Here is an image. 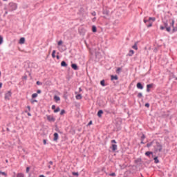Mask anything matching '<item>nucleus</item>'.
Segmentation results:
<instances>
[{
    "instance_id": "f257e3e1",
    "label": "nucleus",
    "mask_w": 177,
    "mask_h": 177,
    "mask_svg": "<svg viewBox=\"0 0 177 177\" xmlns=\"http://www.w3.org/2000/svg\"><path fill=\"white\" fill-rule=\"evenodd\" d=\"M164 26H160V30H166L167 32H171V28L172 27L171 32L174 34V32H176L177 31V24L176 26L175 21L172 19H169L168 21H163Z\"/></svg>"
},
{
    "instance_id": "f03ea898",
    "label": "nucleus",
    "mask_w": 177,
    "mask_h": 177,
    "mask_svg": "<svg viewBox=\"0 0 177 177\" xmlns=\"http://www.w3.org/2000/svg\"><path fill=\"white\" fill-rule=\"evenodd\" d=\"M157 151H159V153L162 151V145L159 142H156L155 153H157Z\"/></svg>"
},
{
    "instance_id": "7ed1b4c3",
    "label": "nucleus",
    "mask_w": 177,
    "mask_h": 177,
    "mask_svg": "<svg viewBox=\"0 0 177 177\" xmlns=\"http://www.w3.org/2000/svg\"><path fill=\"white\" fill-rule=\"evenodd\" d=\"M9 9L11 11L16 10L17 9V4L15 3H9Z\"/></svg>"
},
{
    "instance_id": "20e7f679",
    "label": "nucleus",
    "mask_w": 177,
    "mask_h": 177,
    "mask_svg": "<svg viewBox=\"0 0 177 177\" xmlns=\"http://www.w3.org/2000/svg\"><path fill=\"white\" fill-rule=\"evenodd\" d=\"M12 97V91H9L7 93L5 94L4 99L5 100H10V97Z\"/></svg>"
},
{
    "instance_id": "39448f33",
    "label": "nucleus",
    "mask_w": 177,
    "mask_h": 177,
    "mask_svg": "<svg viewBox=\"0 0 177 177\" xmlns=\"http://www.w3.org/2000/svg\"><path fill=\"white\" fill-rule=\"evenodd\" d=\"M47 120L50 122H55L56 121V119L52 115H47Z\"/></svg>"
},
{
    "instance_id": "423d86ee",
    "label": "nucleus",
    "mask_w": 177,
    "mask_h": 177,
    "mask_svg": "<svg viewBox=\"0 0 177 177\" xmlns=\"http://www.w3.org/2000/svg\"><path fill=\"white\" fill-rule=\"evenodd\" d=\"M117 147H118L117 145L113 144V145H111V150H112L113 151H115V150H117Z\"/></svg>"
},
{
    "instance_id": "0eeeda50",
    "label": "nucleus",
    "mask_w": 177,
    "mask_h": 177,
    "mask_svg": "<svg viewBox=\"0 0 177 177\" xmlns=\"http://www.w3.org/2000/svg\"><path fill=\"white\" fill-rule=\"evenodd\" d=\"M58 139H59V133H55L54 138H53L54 142H56Z\"/></svg>"
},
{
    "instance_id": "6e6552de",
    "label": "nucleus",
    "mask_w": 177,
    "mask_h": 177,
    "mask_svg": "<svg viewBox=\"0 0 177 177\" xmlns=\"http://www.w3.org/2000/svg\"><path fill=\"white\" fill-rule=\"evenodd\" d=\"M71 67L73 70H78V65H77V64H72Z\"/></svg>"
},
{
    "instance_id": "1a4fd4ad",
    "label": "nucleus",
    "mask_w": 177,
    "mask_h": 177,
    "mask_svg": "<svg viewBox=\"0 0 177 177\" xmlns=\"http://www.w3.org/2000/svg\"><path fill=\"white\" fill-rule=\"evenodd\" d=\"M153 84H149L147 85V92H150V88H153Z\"/></svg>"
},
{
    "instance_id": "9d476101",
    "label": "nucleus",
    "mask_w": 177,
    "mask_h": 177,
    "mask_svg": "<svg viewBox=\"0 0 177 177\" xmlns=\"http://www.w3.org/2000/svg\"><path fill=\"white\" fill-rule=\"evenodd\" d=\"M145 156H147V157H150V156H152V157H154V156L153 155V152L152 151H147V152H145Z\"/></svg>"
},
{
    "instance_id": "9b49d317",
    "label": "nucleus",
    "mask_w": 177,
    "mask_h": 177,
    "mask_svg": "<svg viewBox=\"0 0 177 177\" xmlns=\"http://www.w3.org/2000/svg\"><path fill=\"white\" fill-rule=\"evenodd\" d=\"M138 89H143V84L141 82L137 83Z\"/></svg>"
},
{
    "instance_id": "f8f14e48",
    "label": "nucleus",
    "mask_w": 177,
    "mask_h": 177,
    "mask_svg": "<svg viewBox=\"0 0 177 177\" xmlns=\"http://www.w3.org/2000/svg\"><path fill=\"white\" fill-rule=\"evenodd\" d=\"M24 42H26V38L21 37L19 39V44H20L21 45H23V44H24Z\"/></svg>"
},
{
    "instance_id": "ddd939ff",
    "label": "nucleus",
    "mask_w": 177,
    "mask_h": 177,
    "mask_svg": "<svg viewBox=\"0 0 177 177\" xmlns=\"http://www.w3.org/2000/svg\"><path fill=\"white\" fill-rule=\"evenodd\" d=\"M111 81H114V80H115V81H117V80H118V76L117 75H111Z\"/></svg>"
},
{
    "instance_id": "4468645a",
    "label": "nucleus",
    "mask_w": 177,
    "mask_h": 177,
    "mask_svg": "<svg viewBox=\"0 0 177 177\" xmlns=\"http://www.w3.org/2000/svg\"><path fill=\"white\" fill-rule=\"evenodd\" d=\"M103 15H105V16H109V14L110 13L107 9H104L102 12Z\"/></svg>"
},
{
    "instance_id": "2eb2a0df",
    "label": "nucleus",
    "mask_w": 177,
    "mask_h": 177,
    "mask_svg": "<svg viewBox=\"0 0 177 177\" xmlns=\"http://www.w3.org/2000/svg\"><path fill=\"white\" fill-rule=\"evenodd\" d=\"M67 66H68V64H67V63L66 62V61H62V62H61V66H62V67H67Z\"/></svg>"
},
{
    "instance_id": "dca6fc26",
    "label": "nucleus",
    "mask_w": 177,
    "mask_h": 177,
    "mask_svg": "<svg viewBox=\"0 0 177 177\" xmlns=\"http://www.w3.org/2000/svg\"><path fill=\"white\" fill-rule=\"evenodd\" d=\"M102 114H103V110H99L97 115L100 118L102 117Z\"/></svg>"
},
{
    "instance_id": "f3484780",
    "label": "nucleus",
    "mask_w": 177,
    "mask_h": 177,
    "mask_svg": "<svg viewBox=\"0 0 177 177\" xmlns=\"http://www.w3.org/2000/svg\"><path fill=\"white\" fill-rule=\"evenodd\" d=\"M153 160H154L155 164H158V162H160V160H158V156L154 157Z\"/></svg>"
},
{
    "instance_id": "a211bd4d",
    "label": "nucleus",
    "mask_w": 177,
    "mask_h": 177,
    "mask_svg": "<svg viewBox=\"0 0 177 177\" xmlns=\"http://www.w3.org/2000/svg\"><path fill=\"white\" fill-rule=\"evenodd\" d=\"M76 99L77 100H81V99H82V95L81 94H77L76 95Z\"/></svg>"
},
{
    "instance_id": "6ab92c4d",
    "label": "nucleus",
    "mask_w": 177,
    "mask_h": 177,
    "mask_svg": "<svg viewBox=\"0 0 177 177\" xmlns=\"http://www.w3.org/2000/svg\"><path fill=\"white\" fill-rule=\"evenodd\" d=\"M54 100H55V102H59V101H60V97H59L57 95H55Z\"/></svg>"
},
{
    "instance_id": "aec40b11",
    "label": "nucleus",
    "mask_w": 177,
    "mask_h": 177,
    "mask_svg": "<svg viewBox=\"0 0 177 177\" xmlns=\"http://www.w3.org/2000/svg\"><path fill=\"white\" fill-rule=\"evenodd\" d=\"M133 53H135L133 50H130L129 54L127 55V56H133Z\"/></svg>"
},
{
    "instance_id": "412c9836",
    "label": "nucleus",
    "mask_w": 177,
    "mask_h": 177,
    "mask_svg": "<svg viewBox=\"0 0 177 177\" xmlns=\"http://www.w3.org/2000/svg\"><path fill=\"white\" fill-rule=\"evenodd\" d=\"M133 49L138 50V42H136L134 45L132 46Z\"/></svg>"
},
{
    "instance_id": "4be33fe9",
    "label": "nucleus",
    "mask_w": 177,
    "mask_h": 177,
    "mask_svg": "<svg viewBox=\"0 0 177 177\" xmlns=\"http://www.w3.org/2000/svg\"><path fill=\"white\" fill-rule=\"evenodd\" d=\"M52 57L55 59L56 57V50H53L52 53Z\"/></svg>"
},
{
    "instance_id": "5701e85b",
    "label": "nucleus",
    "mask_w": 177,
    "mask_h": 177,
    "mask_svg": "<svg viewBox=\"0 0 177 177\" xmlns=\"http://www.w3.org/2000/svg\"><path fill=\"white\" fill-rule=\"evenodd\" d=\"M152 26H153V22L149 21L147 24V27H148V28L150 27H152Z\"/></svg>"
},
{
    "instance_id": "b1692460",
    "label": "nucleus",
    "mask_w": 177,
    "mask_h": 177,
    "mask_svg": "<svg viewBox=\"0 0 177 177\" xmlns=\"http://www.w3.org/2000/svg\"><path fill=\"white\" fill-rule=\"evenodd\" d=\"M100 85H102V86H106L104 80H102L100 81Z\"/></svg>"
},
{
    "instance_id": "393cba45",
    "label": "nucleus",
    "mask_w": 177,
    "mask_h": 177,
    "mask_svg": "<svg viewBox=\"0 0 177 177\" xmlns=\"http://www.w3.org/2000/svg\"><path fill=\"white\" fill-rule=\"evenodd\" d=\"M92 31L93 32H96V31H97V29L95 26H92Z\"/></svg>"
},
{
    "instance_id": "a878e982",
    "label": "nucleus",
    "mask_w": 177,
    "mask_h": 177,
    "mask_svg": "<svg viewBox=\"0 0 177 177\" xmlns=\"http://www.w3.org/2000/svg\"><path fill=\"white\" fill-rule=\"evenodd\" d=\"M137 97H138V99H142V97H143V94H142V93H139Z\"/></svg>"
},
{
    "instance_id": "bb28decb",
    "label": "nucleus",
    "mask_w": 177,
    "mask_h": 177,
    "mask_svg": "<svg viewBox=\"0 0 177 177\" xmlns=\"http://www.w3.org/2000/svg\"><path fill=\"white\" fill-rule=\"evenodd\" d=\"M153 141L149 142V143H147V147H151V146H153Z\"/></svg>"
},
{
    "instance_id": "cd10ccee",
    "label": "nucleus",
    "mask_w": 177,
    "mask_h": 177,
    "mask_svg": "<svg viewBox=\"0 0 177 177\" xmlns=\"http://www.w3.org/2000/svg\"><path fill=\"white\" fill-rule=\"evenodd\" d=\"M60 111V107L57 106L56 109L54 110V113H59Z\"/></svg>"
},
{
    "instance_id": "c85d7f7f",
    "label": "nucleus",
    "mask_w": 177,
    "mask_h": 177,
    "mask_svg": "<svg viewBox=\"0 0 177 177\" xmlns=\"http://www.w3.org/2000/svg\"><path fill=\"white\" fill-rule=\"evenodd\" d=\"M156 21V17H149V21Z\"/></svg>"
},
{
    "instance_id": "c756f323",
    "label": "nucleus",
    "mask_w": 177,
    "mask_h": 177,
    "mask_svg": "<svg viewBox=\"0 0 177 177\" xmlns=\"http://www.w3.org/2000/svg\"><path fill=\"white\" fill-rule=\"evenodd\" d=\"M38 96V94L37 93H33L32 95V99H35V97H37Z\"/></svg>"
},
{
    "instance_id": "7c9ffc66",
    "label": "nucleus",
    "mask_w": 177,
    "mask_h": 177,
    "mask_svg": "<svg viewBox=\"0 0 177 177\" xmlns=\"http://www.w3.org/2000/svg\"><path fill=\"white\" fill-rule=\"evenodd\" d=\"M3 43V37H2V36L0 35V45H2Z\"/></svg>"
},
{
    "instance_id": "2f4dec72",
    "label": "nucleus",
    "mask_w": 177,
    "mask_h": 177,
    "mask_svg": "<svg viewBox=\"0 0 177 177\" xmlns=\"http://www.w3.org/2000/svg\"><path fill=\"white\" fill-rule=\"evenodd\" d=\"M121 70H122V68H117V70H116V73H117V74H120V73H121Z\"/></svg>"
},
{
    "instance_id": "473e14b6",
    "label": "nucleus",
    "mask_w": 177,
    "mask_h": 177,
    "mask_svg": "<svg viewBox=\"0 0 177 177\" xmlns=\"http://www.w3.org/2000/svg\"><path fill=\"white\" fill-rule=\"evenodd\" d=\"M63 114H66V110L62 109L60 112V115H63Z\"/></svg>"
},
{
    "instance_id": "72a5a7b5",
    "label": "nucleus",
    "mask_w": 177,
    "mask_h": 177,
    "mask_svg": "<svg viewBox=\"0 0 177 177\" xmlns=\"http://www.w3.org/2000/svg\"><path fill=\"white\" fill-rule=\"evenodd\" d=\"M0 174L3 175L4 176H8V174L5 171H0Z\"/></svg>"
},
{
    "instance_id": "f704fd0d",
    "label": "nucleus",
    "mask_w": 177,
    "mask_h": 177,
    "mask_svg": "<svg viewBox=\"0 0 177 177\" xmlns=\"http://www.w3.org/2000/svg\"><path fill=\"white\" fill-rule=\"evenodd\" d=\"M17 177H24V174L19 173L17 175Z\"/></svg>"
},
{
    "instance_id": "c9c22d12",
    "label": "nucleus",
    "mask_w": 177,
    "mask_h": 177,
    "mask_svg": "<svg viewBox=\"0 0 177 177\" xmlns=\"http://www.w3.org/2000/svg\"><path fill=\"white\" fill-rule=\"evenodd\" d=\"M145 139H146V136H145V134H142L141 136V140H145Z\"/></svg>"
},
{
    "instance_id": "e433bc0d",
    "label": "nucleus",
    "mask_w": 177,
    "mask_h": 177,
    "mask_svg": "<svg viewBox=\"0 0 177 177\" xmlns=\"http://www.w3.org/2000/svg\"><path fill=\"white\" fill-rule=\"evenodd\" d=\"M72 174L74 175L75 176H78L80 175L78 172H73Z\"/></svg>"
},
{
    "instance_id": "4c0bfd02",
    "label": "nucleus",
    "mask_w": 177,
    "mask_h": 177,
    "mask_svg": "<svg viewBox=\"0 0 177 177\" xmlns=\"http://www.w3.org/2000/svg\"><path fill=\"white\" fill-rule=\"evenodd\" d=\"M150 21H149V19H144V23H145V24L147 25V23H149Z\"/></svg>"
},
{
    "instance_id": "58836bf2",
    "label": "nucleus",
    "mask_w": 177,
    "mask_h": 177,
    "mask_svg": "<svg viewBox=\"0 0 177 177\" xmlns=\"http://www.w3.org/2000/svg\"><path fill=\"white\" fill-rule=\"evenodd\" d=\"M63 44V41L60 40L58 41V46H60Z\"/></svg>"
},
{
    "instance_id": "ea45409f",
    "label": "nucleus",
    "mask_w": 177,
    "mask_h": 177,
    "mask_svg": "<svg viewBox=\"0 0 177 177\" xmlns=\"http://www.w3.org/2000/svg\"><path fill=\"white\" fill-rule=\"evenodd\" d=\"M37 85H42V82H39V81H37L36 82Z\"/></svg>"
},
{
    "instance_id": "a19ab883",
    "label": "nucleus",
    "mask_w": 177,
    "mask_h": 177,
    "mask_svg": "<svg viewBox=\"0 0 177 177\" xmlns=\"http://www.w3.org/2000/svg\"><path fill=\"white\" fill-rule=\"evenodd\" d=\"M51 109L52 110H56V105H53Z\"/></svg>"
},
{
    "instance_id": "79ce46f5",
    "label": "nucleus",
    "mask_w": 177,
    "mask_h": 177,
    "mask_svg": "<svg viewBox=\"0 0 177 177\" xmlns=\"http://www.w3.org/2000/svg\"><path fill=\"white\" fill-rule=\"evenodd\" d=\"M30 172V167H26V174H28Z\"/></svg>"
},
{
    "instance_id": "37998d69",
    "label": "nucleus",
    "mask_w": 177,
    "mask_h": 177,
    "mask_svg": "<svg viewBox=\"0 0 177 177\" xmlns=\"http://www.w3.org/2000/svg\"><path fill=\"white\" fill-rule=\"evenodd\" d=\"M109 176H115V173H111L109 174Z\"/></svg>"
},
{
    "instance_id": "c03bdc74",
    "label": "nucleus",
    "mask_w": 177,
    "mask_h": 177,
    "mask_svg": "<svg viewBox=\"0 0 177 177\" xmlns=\"http://www.w3.org/2000/svg\"><path fill=\"white\" fill-rule=\"evenodd\" d=\"M145 107H150V104L146 103L145 104Z\"/></svg>"
},
{
    "instance_id": "a18cd8bd",
    "label": "nucleus",
    "mask_w": 177,
    "mask_h": 177,
    "mask_svg": "<svg viewBox=\"0 0 177 177\" xmlns=\"http://www.w3.org/2000/svg\"><path fill=\"white\" fill-rule=\"evenodd\" d=\"M87 125H88V127L92 125V120H91V121L88 123Z\"/></svg>"
},
{
    "instance_id": "49530a36",
    "label": "nucleus",
    "mask_w": 177,
    "mask_h": 177,
    "mask_svg": "<svg viewBox=\"0 0 177 177\" xmlns=\"http://www.w3.org/2000/svg\"><path fill=\"white\" fill-rule=\"evenodd\" d=\"M111 143H117V141H115V140H112L111 141Z\"/></svg>"
},
{
    "instance_id": "de8ad7c7",
    "label": "nucleus",
    "mask_w": 177,
    "mask_h": 177,
    "mask_svg": "<svg viewBox=\"0 0 177 177\" xmlns=\"http://www.w3.org/2000/svg\"><path fill=\"white\" fill-rule=\"evenodd\" d=\"M27 109H28V111H31V107L30 106H28Z\"/></svg>"
},
{
    "instance_id": "09e8293b",
    "label": "nucleus",
    "mask_w": 177,
    "mask_h": 177,
    "mask_svg": "<svg viewBox=\"0 0 177 177\" xmlns=\"http://www.w3.org/2000/svg\"><path fill=\"white\" fill-rule=\"evenodd\" d=\"M91 15H92V16H95V15H96V12H93L92 13H91Z\"/></svg>"
},
{
    "instance_id": "8fccbe9b",
    "label": "nucleus",
    "mask_w": 177,
    "mask_h": 177,
    "mask_svg": "<svg viewBox=\"0 0 177 177\" xmlns=\"http://www.w3.org/2000/svg\"><path fill=\"white\" fill-rule=\"evenodd\" d=\"M43 143H44V145H46V140H43Z\"/></svg>"
},
{
    "instance_id": "3c124183",
    "label": "nucleus",
    "mask_w": 177,
    "mask_h": 177,
    "mask_svg": "<svg viewBox=\"0 0 177 177\" xmlns=\"http://www.w3.org/2000/svg\"><path fill=\"white\" fill-rule=\"evenodd\" d=\"M42 91H41V90H37V93L38 94V93H41Z\"/></svg>"
},
{
    "instance_id": "603ef678",
    "label": "nucleus",
    "mask_w": 177,
    "mask_h": 177,
    "mask_svg": "<svg viewBox=\"0 0 177 177\" xmlns=\"http://www.w3.org/2000/svg\"><path fill=\"white\" fill-rule=\"evenodd\" d=\"M48 164H50V165H53V161H50V162H48Z\"/></svg>"
},
{
    "instance_id": "864d4df0",
    "label": "nucleus",
    "mask_w": 177,
    "mask_h": 177,
    "mask_svg": "<svg viewBox=\"0 0 177 177\" xmlns=\"http://www.w3.org/2000/svg\"><path fill=\"white\" fill-rule=\"evenodd\" d=\"M56 58L57 59V60H59V59H60V57L59 55H57Z\"/></svg>"
},
{
    "instance_id": "5fc2aeb1",
    "label": "nucleus",
    "mask_w": 177,
    "mask_h": 177,
    "mask_svg": "<svg viewBox=\"0 0 177 177\" xmlns=\"http://www.w3.org/2000/svg\"><path fill=\"white\" fill-rule=\"evenodd\" d=\"M2 88V82H0V89Z\"/></svg>"
},
{
    "instance_id": "6e6d98bb",
    "label": "nucleus",
    "mask_w": 177,
    "mask_h": 177,
    "mask_svg": "<svg viewBox=\"0 0 177 177\" xmlns=\"http://www.w3.org/2000/svg\"><path fill=\"white\" fill-rule=\"evenodd\" d=\"M28 115L29 117H31V114L30 113V112L28 113Z\"/></svg>"
},
{
    "instance_id": "4d7b16f0",
    "label": "nucleus",
    "mask_w": 177,
    "mask_h": 177,
    "mask_svg": "<svg viewBox=\"0 0 177 177\" xmlns=\"http://www.w3.org/2000/svg\"><path fill=\"white\" fill-rule=\"evenodd\" d=\"M6 130L8 131V132L10 131V129H9V128H7Z\"/></svg>"
},
{
    "instance_id": "13d9d810",
    "label": "nucleus",
    "mask_w": 177,
    "mask_h": 177,
    "mask_svg": "<svg viewBox=\"0 0 177 177\" xmlns=\"http://www.w3.org/2000/svg\"><path fill=\"white\" fill-rule=\"evenodd\" d=\"M141 145H145V142H143V140H141Z\"/></svg>"
},
{
    "instance_id": "bf43d9fd",
    "label": "nucleus",
    "mask_w": 177,
    "mask_h": 177,
    "mask_svg": "<svg viewBox=\"0 0 177 177\" xmlns=\"http://www.w3.org/2000/svg\"><path fill=\"white\" fill-rule=\"evenodd\" d=\"M39 177H45L44 175H40Z\"/></svg>"
},
{
    "instance_id": "052dcab7",
    "label": "nucleus",
    "mask_w": 177,
    "mask_h": 177,
    "mask_svg": "<svg viewBox=\"0 0 177 177\" xmlns=\"http://www.w3.org/2000/svg\"><path fill=\"white\" fill-rule=\"evenodd\" d=\"M80 92H81L82 91V89L81 88H79Z\"/></svg>"
},
{
    "instance_id": "680f3d73",
    "label": "nucleus",
    "mask_w": 177,
    "mask_h": 177,
    "mask_svg": "<svg viewBox=\"0 0 177 177\" xmlns=\"http://www.w3.org/2000/svg\"><path fill=\"white\" fill-rule=\"evenodd\" d=\"M136 162H139V160H136Z\"/></svg>"
},
{
    "instance_id": "e2e57ef3",
    "label": "nucleus",
    "mask_w": 177,
    "mask_h": 177,
    "mask_svg": "<svg viewBox=\"0 0 177 177\" xmlns=\"http://www.w3.org/2000/svg\"><path fill=\"white\" fill-rule=\"evenodd\" d=\"M48 168L50 169V168H51V167H50V165H48Z\"/></svg>"
},
{
    "instance_id": "0e129e2a",
    "label": "nucleus",
    "mask_w": 177,
    "mask_h": 177,
    "mask_svg": "<svg viewBox=\"0 0 177 177\" xmlns=\"http://www.w3.org/2000/svg\"><path fill=\"white\" fill-rule=\"evenodd\" d=\"M96 19V17H94L93 20H95Z\"/></svg>"
},
{
    "instance_id": "69168bd1",
    "label": "nucleus",
    "mask_w": 177,
    "mask_h": 177,
    "mask_svg": "<svg viewBox=\"0 0 177 177\" xmlns=\"http://www.w3.org/2000/svg\"><path fill=\"white\" fill-rule=\"evenodd\" d=\"M33 102H37V100H35Z\"/></svg>"
},
{
    "instance_id": "338daca9",
    "label": "nucleus",
    "mask_w": 177,
    "mask_h": 177,
    "mask_svg": "<svg viewBox=\"0 0 177 177\" xmlns=\"http://www.w3.org/2000/svg\"><path fill=\"white\" fill-rule=\"evenodd\" d=\"M176 78V80L177 81V77H175Z\"/></svg>"
},
{
    "instance_id": "774afa93",
    "label": "nucleus",
    "mask_w": 177,
    "mask_h": 177,
    "mask_svg": "<svg viewBox=\"0 0 177 177\" xmlns=\"http://www.w3.org/2000/svg\"><path fill=\"white\" fill-rule=\"evenodd\" d=\"M6 162H8V160H6Z\"/></svg>"
}]
</instances>
